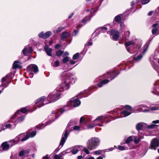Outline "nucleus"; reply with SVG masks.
<instances>
[{
  "label": "nucleus",
  "mask_w": 159,
  "mask_h": 159,
  "mask_svg": "<svg viewBox=\"0 0 159 159\" xmlns=\"http://www.w3.org/2000/svg\"><path fill=\"white\" fill-rule=\"evenodd\" d=\"M78 32H79L78 30H74V32L75 33L74 35L75 36H76L77 34L78 33Z\"/></svg>",
  "instance_id": "57"
},
{
  "label": "nucleus",
  "mask_w": 159,
  "mask_h": 159,
  "mask_svg": "<svg viewBox=\"0 0 159 159\" xmlns=\"http://www.w3.org/2000/svg\"><path fill=\"white\" fill-rule=\"evenodd\" d=\"M96 32L95 34L96 35H99L100 33H101L100 32V30H98H98H96Z\"/></svg>",
  "instance_id": "55"
},
{
  "label": "nucleus",
  "mask_w": 159,
  "mask_h": 159,
  "mask_svg": "<svg viewBox=\"0 0 159 159\" xmlns=\"http://www.w3.org/2000/svg\"><path fill=\"white\" fill-rule=\"evenodd\" d=\"M70 35V33L69 32H63L61 35V39L63 40H64L66 38H68Z\"/></svg>",
  "instance_id": "18"
},
{
  "label": "nucleus",
  "mask_w": 159,
  "mask_h": 159,
  "mask_svg": "<svg viewBox=\"0 0 159 159\" xmlns=\"http://www.w3.org/2000/svg\"><path fill=\"white\" fill-rule=\"evenodd\" d=\"M87 45L88 46H91L92 45V43L91 42H89L87 43Z\"/></svg>",
  "instance_id": "64"
},
{
  "label": "nucleus",
  "mask_w": 159,
  "mask_h": 159,
  "mask_svg": "<svg viewBox=\"0 0 159 159\" xmlns=\"http://www.w3.org/2000/svg\"><path fill=\"white\" fill-rule=\"evenodd\" d=\"M7 75L5 77H3V78H2V79L1 80V81L2 82H3L6 81V77H7Z\"/></svg>",
  "instance_id": "56"
},
{
  "label": "nucleus",
  "mask_w": 159,
  "mask_h": 159,
  "mask_svg": "<svg viewBox=\"0 0 159 159\" xmlns=\"http://www.w3.org/2000/svg\"><path fill=\"white\" fill-rule=\"evenodd\" d=\"M118 148L119 150L122 151L128 149V148L127 147L125 148L124 146H118Z\"/></svg>",
  "instance_id": "43"
},
{
  "label": "nucleus",
  "mask_w": 159,
  "mask_h": 159,
  "mask_svg": "<svg viewBox=\"0 0 159 159\" xmlns=\"http://www.w3.org/2000/svg\"><path fill=\"white\" fill-rule=\"evenodd\" d=\"M65 111V109H64L63 108L55 111H53L52 112V115L48 116L49 121L48 122H47L46 124L44 126L43 124L37 126L36 127V128L39 129H43L46 125L51 124L52 122L54 121Z\"/></svg>",
  "instance_id": "2"
},
{
  "label": "nucleus",
  "mask_w": 159,
  "mask_h": 159,
  "mask_svg": "<svg viewBox=\"0 0 159 159\" xmlns=\"http://www.w3.org/2000/svg\"><path fill=\"white\" fill-rule=\"evenodd\" d=\"M36 134V132L35 131H33L31 132H29L26 134V135H28L29 139L30 138H33L35 136Z\"/></svg>",
  "instance_id": "29"
},
{
  "label": "nucleus",
  "mask_w": 159,
  "mask_h": 159,
  "mask_svg": "<svg viewBox=\"0 0 159 159\" xmlns=\"http://www.w3.org/2000/svg\"><path fill=\"white\" fill-rule=\"evenodd\" d=\"M16 144L13 140H11L8 142H5L3 143L1 145L2 149H0V152H3L8 150L10 148Z\"/></svg>",
  "instance_id": "5"
},
{
  "label": "nucleus",
  "mask_w": 159,
  "mask_h": 159,
  "mask_svg": "<svg viewBox=\"0 0 159 159\" xmlns=\"http://www.w3.org/2000/svg\"><path fill=\"white\" fill-rule=\"evenodd\" d=\"M150 109L151 111H155L159 109V108L158 107H150Z\"/></svg>",
  "instance_id": "49"
},
{
  "label": "nucleus",
  "mask_w": 159,
  "mask_h": 159,
  "mask_svg": "<svg viewBox=\"0 0 159 159\" xmlns=\"http://www.w3.org/2000/svg\"><path fill=\"white\" fill-rule=\"evenodd\" d=\"M141 3L143 4L148 3L150 1V0H140Z\"/></svg>",
  "instance_id": "47"
},
{
  "label": "nucleus",
  "mask_w": 159,
  "mask_h": 159,
  "mask_svg": "<svg viewBox=\"0 0 159 159\" xmlns=\"http://www.w3.org/2000/svg\"><path fill=\"white\" fill-rule=\"evenodd\" d=\"M69 88V86L66 81H64L56 88L53 92L50 93L47 98L42 96L36 100L35 104L37 108H39L49 103L53 102L60 98L61 93L60 92H63Z\"/></svg>",
  "instance_id": "1"
},
{
  "label": "nucleus",
  "mask_w": 159,
  "mask_h": 159,
  "mask_svg": "<svg viewBox=\"0 0 159 159\" xmlns=\"http://www.w3.org/2000/svg\"><path fill=\"white\" fill-rule=\"evenodd\" d=\"M124 107L125 108V109L127 110L128 111H129L131 112L132 110V108L131 107L128 105H125Z\"/></svg>",
  "instance_id": "38"
},
{
  "label": "nucleus",
  "mask_w": 159,
  "mask_h": 159,
  "mask_svg": "<svg viewBox=\"0 0 159 159\" xmlns=\"http://www.w3.org/2000/svg\"><path fill=\"white\" fill-rule=\"evenodd\" d=\"M27 70L29 71H33L35 73H36L38 71V69L36 65L31 64L28 67Z\"/></svg>",
  "instance_id": "11"
},
{
  "label": "nucleus",
  "mask_w": 159,
  "mask_h": 159,
  "mask_svg": "<svg viewBox=\"0 0 159 159\" xmlns=\"http://www.w3.org/2000/svg\"><path fill=\"white\" fill-rule=\"evenodd\" d=\"M52 32L50 31L46 32L45 33L43 32H41L39 34V36L40 38H43L44 39H47L52 34Z\"/></svg>",
  "instance_id": "12"
},
{
  "label": "nucleus",
  "mask_w": 159,
  "mask_h": 159,
  "mask_svg": "<svg viewBox=\"0 0 159 159\" xmlns=\"http://www.w3.org/2000/svg\"><path fill=\"white\" fill-rule=\"evenodd\" d=\"M73 129L76 130H80V127L78 126H75L73 127Z\"/></svg>",
  "instance_id": "52"
},
{
  "label": "nucleus",
  "mask_w": 159,
  "mask_h": 159,
  "mask_svg": "<svg viewBox=\"0 0 159 159\" xmlns=\"http://www.w3.org/2000/svg\"><path fill=\"white\" fill-rule=\"evenodd\" d=\"M91 16L90 15L86 16L83 19L81 22L84 24H86L88 21L90 20Z\"/></svg>",
  "instance_id": "26"
},
{
  "label": "nucleus",
  "mask_w": 159,
  "mask_h": 159,
  "mask_svg": "<svg viewBox=\"0 0 159 159\" xmlns=\"http://www.w3.org/2000/svg\"><path fill=\"white\" fill-rule=\"evenodd\" d=\"M28 136V135H26L25 133H22L17 136L13 141L16 144V142L19 141L24 142L27 140L29 139Z\"/></svg>",
  "instance_id": "6"
},
{
  "label": "nucleus",
  "mask_w": 159,
  "mask_h": 159,
  "mask_svg": "<svg viewBox=\"0 0 159 159\" xmlns=\"http://www.w3.org/2000/svg\"><path fill=\"white\" fill-rule=\"evenodd\" d=\"M69 78L70 81V82L72 83H74L76 81V78L75 76L73 75L69 76Z\"/></svg>",
  "instance_id": "31"
},
{
  "label": "nucleus",
  "mask_w": 159,
  "mask_h": 159,
  "mask_svg": "<svg viewBox=\"0 0 159 159\" xmlns=\"http://www.w3.org/2000/svg\"><path fill=\"white\" fill-rule=\"evenodd\" d=\"M111 37L113 40L115 41H117L119 37V32L116 30H112L111 32Z\"/></svg>",
  "instance_id": "9"
},
{
  "label": "nucleus",
  "mask_w": 159,
  "mask_h": 159,
  "mask_svg": "<svg viewBox=\"0 0 159 159\" xmlns=\"http://www.w3.org/2000/svg\"><path fill=\"white\" fill-rule=\"evenodd\" d=\"M159 146V137L153 139L151 142L149 148L156 150L157 148Z\"/></svg>",
  "instance_id": "8"
},
{
  "label": "nucleus",
  "mask_w": 159,
  "mask_h": 159,
  "mask_svg": "<svg viewBox=\"0 0 159 159\" xmlns=\"http://www.w3.org/2000/svg\"><path fill=\"white\" fill-rule=\"evenodd\" d=\"M34 75V74L32 73H30L29 74V75L30 77L32 78L33 77Z\"/></svg>",
  "instance_id": "61"
},
{
  "label": "nucleus",
  "mask_w": 159,
  "mask_h": 159,
  "mask_svg": "<svg viewBox=\"0 0 159 159\" xmlns=\"http://www.w3.org/2000/svg\"><path fill=\"white\" fill-rule=\"evenodd\" d=\"M70 74L69 73H67L66 71H64L63 72L61 75V77L62 80L67 79L69 77Z\"/></svg>",
  "instance_id": "21"
},
{
  "label": "nucleus",
  "mask_w": 159,
  "mask_h": 159,
  "mask_svg": "<svg viewBox=\"0 0 159 159\" xmlns=\"http://www.w3.org/2000/svg\"><path fill=\"white\" fill-rule=\"evenodd\" d=\"M85 159H95V158L93 157H92L90 156H88L86 157Z\"/></svg>",
  "instance_id": "53"
},
{
  "label": "nucleus",
  "mask_w": 159,
  "mask_h": 159,
  "mask_svg": "<svg viewBox=\"0 0 159 159\" xmlns=\"http://www.w3.org/2000/svg\"><path fill=\"white\" fill-rule=\"evenodd\" d=\"M84 120V117H83V116L81 117L80 118V123H81Z\"/></svg>",
  "instance_id": "58"
},
{
  "label": "nucleus",
  "mask_w": 159,
  "mask_h": 159,
  "mask_svg": "<svg viewBox=\"0 0 159 159\" xmlns=\"http://www.w3.org/2000/svg\"><path fill=\"white\" fill-rule=\"evenodd\" d=\"M44 50L48 56H52L51 52L52 51V48H49L48 46L47 45H45L44 46Z\"/></svg>",
  "instance_id": "17"
},
{
  "label": "nucleus",
  "mask_w": 159,
  "mask_h": 159,
  "mask_svg": "<svg viewBox=\"0 0 159 159\" xmlns=\"http://www.w3.org/2000/svg\"><path fill=\"white\" fill-rule=\"evenodd\" d=\"M32 48L30 46L26 47L22 50V53L25 56L27 55L28 53H30L32 52Z\"/></svg>",
  "instance_id": "13"
},
{
  "label": "nucleus",
  "mask_w": 159,
  "mask_h": 159,
  "mask_svg": "<svg viewBox=\"0 0 159 159\" xmlns=\"http://www.w3.org/2000/svg\"><path fill=\"white\" fill-rule=\"evenodd\" d=\"M107 74L108 75L107 77L111 79V80L114 79L116 76H117L119 73H117L115 75V72L114 71H111L109 72H107Z\"/></svg>",
  "instance_id": "15"
},
{
  "label": "nucleus",
  "mask_w": 159,
  "mask_h": 159,
  "mask_svg": "<svg viewBox=\"0 0 159 159\" xmlns=\"http://www.w3.org/2000/svg\"><path fill=\"white\" fill-rule=\"evenodd\" d=\"M133 43V42L132 41H129L126 42L125 44V45L126 47L129 46L131 45H132Z\"/></svg>",
  "instance_id": "41"
},
{
  "label": "nucleus",
  "mask_w": 159,
  "mask_h": 159,
  "mask_svg": "<svg viewBox=\"0 0 159 159\" xmlns=\"http://www.w3.org/2000/svg\"><path fill=\"white\" fill-rule=\"evenodd\" d=\"M133 136H130L129 137L126 139L125 141V142L126 143H129L130 142L132 141L133 140Z\"/></svg>",
  "instance_id": "37"
},
{
  "label": "nucleus",
  "mask_w": 159,
  "mask_h": 159,
  "mask_svg": "<svg viewBox=\"0 0 159 159\" xmlns=\"http://www.w3.org/2000/svg\"><path fill=\"white\" fill-rule=\"evenodd\" d=\"M80 150V147L79 146H76L74 148L70 151V152L73 154H75L78 153Z\"/></svg>",
  "instance_id": "25"
},
{
  "label": "nucleus",
  "mask_w": 159,
  "mask_h": 159,
  "mask_svg": "<svg viewBox=\"0 0 159 159\" xmlns=\"http://www.w3.org/2000/svg\"><path fill=\"white\" fill-rule=\"evenodd\" d=\"M69 132H68L67 129H66L65 132L63 134L60 144V145H61V147L64 145L66 140L69 134Z\"/></svg>",
  "instance_id": "10"
},
{
  "label": "nucleus",
  "mask_w": 159,
  "mask_h": 159,
  "mask_svg": "<svg viewBox=\"0 0 159 159\" xmlns=\"http://www.w3.org/2000/svg\"><path fill=\"white\" fill-rule=\"evenodd\" d=\"M102 151L101 150L96 151L94 152V154L95 155H99L101 154Z\"/></svg>",
  "instance_id": "50"
},
{
  "label": "nucleus",
  "mask_w": 159,
  "mask_h": 159,
  "mask_svg": "<svg viewBox=\"0 0 159 159\" xmlns=\"http://www.w3.org/2000/svg\"><path fill=\"white\" fill-rule=\"evenodd\" d=\"M21 68L20 66V62L16 61L14 62L13 64V68L14 69L19 68L20 69Z\"/></svg>",
  "instance_id": "22"
},
{
  "label": "nucleus",
  "mask_w": 159,
  "mask_h": 159,
  "mask_svg": "<svg viewBox=\"0 0 159 159\" xmlns=\"http://www.w3.org/2000/svg\"><path fill=\"white\" fill-rule=\"evenodd\" d=\"M143 138V137L142 136H140L139 138L134 137V142L136 143H138L140 141L141 139Z\"/></svg>",
  "instance_id": "35"
},
{
  "label": "nucleus",
  "mask_w": 159,
  "mask_h": 159,
  "mask_svg": "<svg viewBox=\"0 0 159 159\" xmlns=\"http://www.w3.org/2000/svg\"><path fill=\"white\" fill-rule=\"evenodd\" d=\"M139 107H140V108H141L142 107H147L146 106L144 105H139Z\"/></svg>",
  "instance_id": "60"
},
{
  "label": "nucleus",
  "mask_w": 159,
  "mask_h": 159,
  "mask_svg": "<svg viewBox=\"0 0 159 159\" xmlns=\"http://www.w3.org/2000/svg\"><path fill=\"white\" fill-rule=\"evenodd\" d=\"M96 125H98L99 126H102V124H99L98 123H95L94 124H89L87 125V127L88 129H91L93 128L94 126Z\"/></svg>",
  "instance_id": "23"
},
{
  "label": "nucleus",
  "mask_w": 159,
  "mask_h": 159,
  "mask_svg": "<svg viewBox=\"0 0 159 159\" xmlns=\"http://www.w3.org/2000/svg\"><path fill=\"white\" fill-rule=\"evenodd\" d=\"M158 24L156 23L152 25L154 28L152 30V34H153L158 35L159 34V31H158L157 27L158 26Z\"/></svg>",
  "instance_id": "16"
},
{
  "label": "nucleus",
  "mask_w": 159,
  "mask_h": 159,
  "mask_svg": "<svg viewBox=\"0 0 159 159\" xmlns=\"http://www.w3.org/2000/svg\"><path fill=\"white\" fill-rule=\"evenodd\" d=\"M83 150L87 154H89L90 153V152L89 150L88 149L85 147L83 148Z\"/></svg>",
  "instance_id": "48"
},
{
  "label": "nucleus",
  "mask_w": 159,
  "mask_h": 159,
  "mask_svg": "<svg viewBox=\"0 0 159 159\" xmlns=\"http://www.w3.org/2000/svg\"><path fill=\"white\" fill-rule=\"evenodd\" d=\"M69 61L71 64H74L75 63V62L73 60H70Z\"/></svg>",
  "instance_id": "59"
},
{
  "label": "nucleus",
  "mask_w": 159,
  "mask_h": 159,
  "mask_svg": "<svg viewBox=\"0 0 159 159\" xmlns=\"http://www.w3.org/2000/svg\"><path fill=\"white\" fill-rule=\"evenodd\" d=\"M100 141V139L98 138L92 137L91 138L87 143V148L90 150L95 149L99 145Z\"/></svg>",
  "instance_id": "3"
},
{
  "label": "nucleus",
  "mask_w": 159,
  "mask_h": 159,
  "mask_svg": "<svg viewBox=\"0 0 159 159\" xmlns=\"http://www.w3.org/2000/svg\"><path fill=\"white\" fill-rule=\"evenodd\" d=\"M60 62L58 60H56L52 63V65L54 67H57L59 66Z\"/></svg>",
  "instance_id": "33"
},
{
  "label": "nucleus",
  "mask_w": 159,
  "mask_h": 159,
  "mask_svg": "<svg viewBox=\"0 0 159 159\" xmlns=\"http://www.w3.org/2000/svg\"><path fill=\"white\" fill-rule=\"evenodd\" d=\"M143 127V124L141 123L138 124L136 126V128L138 130H141Z\"/></svg>",
  "instance_id": "39"
},
{
  "label": "nucleus",
  "mask_w": 159,
  "mask_h": 159,
  "mask_svg": "<svg viewBox=\"0 0 159 159\" xmlns=\"http://www.w3.org/2000/svg\"><path fill=\"white\" fill-rule=\"evenodd\" d=\"M154 124L148 126L149 129L154 128L156 126L159 125V120H157L152 122Z\"/></svg>",
  "instance_id": "19"
},
{
  "label": "nucleus",
  "mask_w": 159,
  "mask_h": 159,
  "mask_svg": "<svg viewBox=\"0 0 159 159\" xmlns=\"http://www.w3.org/2000/svg\"><path fill=\"white\" fill-rule=\"evenodd\" d=\"M69 58L68 57H65L62 60V61L64 63H66L69 61Z\"/></svg>",
  "instance_id": "44"
},
{
  "label": "nucleus",
  "mask_w": 159,
  "mask_h": 159,
  "mask_svg": "<svg viewBox=\"0 0 159 159\" xmlns=\"http://www.w3.org/2000/svg\"><path fill=\"white\" fill-rule=\"evenodd\" d=\"M109 82V80L107 79L101 81L100 83L97 84L99 87H101L104 84H107Z\"/></svg>",
  "instance_id": "24"
},
{
  "label": "nucleus",
  "mask_w": 159,
  "mask_h": 159,
  "mask_svg": "<svg viewBox=\"0 0 159 159\" xmlns=\"http://www.w3.org/2000/svg\"><path fill=\"white\" fill-rule=\"evenodd\" d=\"M79 57V54L78 53H77L75 54H74L72 58L74 60H76Z\"/></svg>",
  "instance_id": "46"
},
{
  "label": "nucleus",
  "mask_w": 159,
  "mask_h": 159,
  "mask_svg": "<svg viewBox=\"0 0 159 159\" xmlns=\"http://www.w3.org/2000/svg\"><path fill=\"white\" fill-rule=\"evenodd\" d=\"M153 12V11H149L148 13V16L151 15L152 14Z\"/></svg>",
  "instance_id": "62"
},
{
  "label": "nucleus",
  "mask_w": 159,
  "mask_h": 159,
  "mask_svg": "<svg viewBox=\"0 0 159 159\" xmlns=\"http://www.w3.org/2000/svg\"><path fill=\"white\" fill-rule=\"evenodd\" d=\"M44 158L45 159H49V157H48V155H47L46 156H45L44 157H43V159H44Z\"/></svg>",
  "instance_id": "63"
},
{
  "label": "nucleus",
  "mask_w": 159,
  "mask_h": 159,
  "mask_svg": "<svg viewBox=\"0 0 159 159\" xmlns=\"http://www.w3.org/2000/svg\"><path fill=\"white\" fill-rule=\"evenodd\" d=\"M11 122L10 123H9L7 124H6L5 126L6 128H10L12 127V128H14L15 127L16 125L18 123V122L16 121H15L14 122L12 121L11 120Z\"/></svg>",
  "instance_id": "14"
},
{
  "label": "nucleus",
  "mask_w": 159,
  "mask_h": 159,
  "mask_svg": "<svg viewBox=\"0 0 159 159\" xmlns=\"http://www.w3.org/2000/svg\"><path fill=\"white\" fill-rule=\"evenodd\" d=\"M63 29H64V28H62V27H60L57 29L54 30L53 31V32L55 34L58 33L60 32Z\"/></svg>",
  "instance_id": "40"
},
{
  "label": "nucleus",
  "mask_w": 159,
  "mask_h": 159,
  "mask_svg": "<svg viewBox=\"0 0 159 159\" xmlns=\"http://www.w3.org/2000/svg\"><path fill=\"white\" fill-rule=\"evenodd\" d=\"M141 111L143 112H148L150 111V109H144L143 110L141 108Z\"/></svg>",
  "instance_id": "54"
},
{
  "label": "nucleus",
  "mask_w": 159,
  "mask_h": 159,
  "mask_svg": "<svg viewBox=\"0 0 159 159\" xmlns=\"http://www.w3.org/2000/svg\"><path fill=\"white\" fill-rule=\"evenodd\" d=\"M81 103V102L78 99L73 98L71 99L70 101L67 103V105L64 106L63 108L65 109V111L68 110L70 109L69 107L73 106L74 107L79 106Z\"/></svg>",
  "instance_id": "4"
},
{
  "label": "nucleus",
  "mask_w": 159,
  "mask_h": 159,
  "mask_svg": "<svg viewBox=\"0 0 159 159\" xmlns=\"http://www.w3.org/2000/svg\"><path fill=\"white\" fill-rule=\"evenodd\" d=\"M55 159H62V157L60 155H56L54 157Z\"/></svg>",
  "instance_id": "51"
},
{
  "label": "nucleus",
  "mask_w": 159,
  "mask_h": 159,
  "mask_svg": "<svg viewBox=\"0 0 159 159\" xmlns=\"http://www.w3.org/2000/svg\"><path fill=\"white\" fill-rule=\"evenodd\" d=\"M148 46L149 44L148 43L145 44L143 48V51L142 52V54H141L137 56H134V59L137 61H139L142 58L143 55L145 54L147 50Z\"/></svg>",
  "instance_id": "7"
},
{
  "label": "nucleus",
  "mask_w": 159,
  "mask_h": 159,
  "mask_svg": "<svg viewBox=\"0 0 159 159\" xmlns=\"http://www.w3.org/2000/svg\"><path fill=\"white\" fill-rule=\"evenodd\" d=\"M121 113L124 115V117H126L130 115L131 112L128 111L126 110H124L121 112Z\"/></svg>",
  "instance_id": "32"
},
{
  "label": "nucleus",
  "mask_w": 159,
  "mask_h": 159,
  "mask_svg": "<svg viewBox=\"0 0 159 159\" xmlns=\"http://www.w3.org/2000/svg\"><path fill=\"white\" fill-rule=\"evenodd\" d=\"M103 116H100L98 117L96 119L94 120L93 122L95 123H97L98 121H101L103 119Z\"/></svg>",
  "instance_id": "36"
},
{
  "label": "nucleus",
  "mask_w": 159,
  "mask_h": 159,
  "mask_svg": "<svg viewBox=\"0 0 159 159\" xmlns=\"http://www.w3.org/2000/svg\"><path fill=\"white\" fill-rule=\"evenodd\" d=\"M121 15H122L120 14L116 16L114 19V21H115L117 23H120L121 21V17L120 16Z\"/></svg>",
  "instance_id": "28"
},
{
  "label": "nucleus",
  "mask_w": 159,
  "mask_h": 159,
  "mask_svg": "<svg viewBox=\"0 0 159 159\" xmlns=\"http://www.w3.org/2000/svg\"><path fill=\"white\" fill-rule=\"evenodd\" d=\"M130 34V32L129 31H125L124 33V35L122 37L121 39L122 40H128Z\"/></svg>",
  "instance_id": "20"
},
{
  "label": "nucleus",
  "mask_w": 159,
  "mask_h": 159,
  "mask_svg": "<svg viewBox=\"0 0 159 159\" xmlns=\"http://www.w3.org/2000/svg\"><path fill=\"white\" fill-rule=\"evenodd\" d=\"M98 30H100V32L101 33H105L107 31V29L105 26L101 27L98 28Z\"/></svg>",
  "instance_id": "34"
},
{
  "label": "nucleus",
  "mask_w": 159,
  "mask_h": 159,
  "mask_svg": "<svg viewBox=\"0 0 159 159\" xmlns=\"http://www.w3.org/2000/svg\"><path fill=\"white\" fill-rule=\"evenodd\" d=\"M29 152V151L28 150H26L25 151L24 150H22L20 152L19 154V156L20 157H22L25 154L28 153Z\"/></svg>",
  "instance_id": "30"
},
{
  "label": "nucleus",
  "mask_w": 159,
  "mask_h": 159,
  "mask_svg": "<svg viewBox=\"0 0 159 159\" xmlns=\"http://www.w3.org/2000/svg\"><path fill=\"white\" fill-rule=\"evenodd\" d=\"M63 53V52L62 51L59 50L56 52V54L57 56L60 57L61 55Z\"/></svg>",
  "instance_id": "45"
},
{
  "label": "nucleus",
  "mask_w": 159,
  "mask_h": 159,
  "mask_svg": "<svg viewBox=\"0 0 159 159\" xmlns=\"http://www.w3.org/2000/svg\"><path fill=\"white\" fill-rule=\"evenodd\" d=\"M27 111V109L25 107H23L20 109L17 110L14 114V116H16L17 114L20 113V112H21L23 113H25Z\"/></svg>",
  "instance_id": "27"
},
{
  "label": "nucleus",
  "mask_w": 159,
  "mask_h": 159,
  "mask_svg": "<svg viewBox=\"0 0 159 159\" xmlns=\"http://www.w3.org/2000/svg\"><path fill=\"white\" fill-rule=\"evenodd\" d=\"M25 117V116H22L20 117H19L17 120L18 122H22L24 120Z\"/></svg>",
  "instance_id": "42"
}]
</instances>
